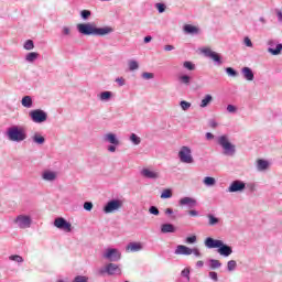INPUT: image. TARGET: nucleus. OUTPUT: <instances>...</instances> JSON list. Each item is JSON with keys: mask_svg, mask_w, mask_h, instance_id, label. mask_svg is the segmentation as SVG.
I'll return each instance as SVG.
<instances>
[{"mask_svg": "<svg viewBox=\"0 0 282 282\" xmlns=\"http://www.w3.org/2000/svg\"><path fill=\"white\" fill-rule=\"evenodd\" d=\"M202 53L204 54V56H206V58H210L212 61H214L215 65H224V61H221V55L210 48H203Z\"/></svg>", "mask_w": 282, "mask_h": 282, "instance_id": "nucleus-6", "label": "nucleus"}, {"mask_svg": "<svg viewBox=\"0 0 282 282\" xmlns=\"http://www.w3.org/2000/svg\"><path fill=\"white\" fill-rule=\"evenodd\" d=\"M149 213L151 215H160V209H158V207H155V206H151L149 209Z\"/></svg>", "mask_w": 282, "mask_h": 282, "instance_id": "nucleus-50", "label": "nucleus"}, {"mask_svg": "<svg viewBox=\"0 0 282 282\" xmlns=\"http://www.w3.org/2000/svg\"><path fill=\"white\" fill-rule=\"evenodd\" d=\"M116 83H118L119 87H124V79L122 77H118Z\"/></svg>", "mask_w": 282, "mask_h": 282, "instance_id": "nucleus-56", "label": "nucleus"}, {"mask_svg": "<svg viewBox=\"0 0 282 282\" xmlns=\"http://www.w3.org/2000/svg\"><path fill=\"white\" fill-rule=\"evenodd\" d=\"M36 58H39V53H36V52L28 53L25 56V61L28 63H34V61H36Z\"/></svg>", "mask_w": 282, "mask_h": 282, "instance_id": "nucleus-26", "label": "nucleus"}, {"mask_svg": "<svg viewBox=\"0 0 282 282\" xmlns=\"http://www.w3.org/2000/svg\"><path fill=\"white\" fill-rule=\"evenodd\" d=\"M192 254H194L195 257H202V252H199V249L197 248H193L191 249Z\"/></svg>", "mask_w": 282, "mask_h": 282, "instance_id": "nucleus-54", "label": "nucleus"}, {"mask_svg": "<svg viewBox=\"0 0 282 282\" xmlns=\"http://www.w3.org/2000/svg\"><path fill=\"white\" fill-rule=\"evenodd\" d=\"M156 9L159 10L160 14L166 10V6L164 3H156Z\"/></svg>", "mask_w": 282, "mask_h": 282, "instance_id": "nucleus-49", "label": "nucleus"}, {"mask_svg": "<svg viewBox=\"0 0 282 282\" xmlns=\"http://www.w3.org/2000/svg\"><path fill=\"white\" fill-rule=\"evenodd\" d=\"M209 265L212 270H217L221 265V262L219 260L212 259L209 260Z\"/></svg>", "mask_w": 282, "mask_h": 282, "instance_id": "nucleus-33", "label": "nucleus"}, {"mask_svg": "<svg viewBox=\"0 0 282 282\" xmlns=\"http://www.w3.org/2000/svg\"><path fill=\"white\" fill-rule=\"evenodd\" d=\"M278 20L282 23V12L280 10L276 11Z\"/></svg>", "mask_w": 282, "mask_h": 282, "instance_id": "nucleus-61", "label": "nucleus"}, {"mask_svg": "<svg viewBox=\"0 0 282 282\" xmlns=\"http://www.w3.org/2000/svg\"><path fill=\"white\" fill-rule=\"evenodd\" d=\"M216 182H217V181H215V177L206 176V177L204 178V184H205L206 186H215Z\"/></svg>", "mask_w": 282, "mask_h": 282, "instance_id": "nucleus-32", "label": "nucleus"}, {"mask_svg": "<svg viewBox=\"0 0 282 282\" xmlns=\"http://www.w3.org/2000/svg\"><path fill=\"white\" fill-rule=\"evenodd\" d=\"M217 126H218V123L215 119L209 120V127L212 129H217Z\"/></svg>", "mask_w": 282, "mask_h": 282, "instance_id": "nucleus-55", "label": "nucleus"}, {"mask_svg": "<svg viewBox=\"0 0 282 282\" xmlns=\"http://www.w3.org/2000/svg\"><path fill=\"white\" fill-rule=\"evenodd\" d=\"M241 74L246 80L252 82L254 80V73L252 72V68L250 67H243L241 69Z\"/></svg>", "mask_w": 282, "mask_h": 282, "instance_id": "nucleus-19", "label": "nucleus"}, {"mask_svg": "<svg viewBox=\"0 0 282 282\" xmlns=\"http://www.w3.org/2000/svg\"><path fill=\"white\" fill-rule=\"evenodd\" d=\"M139 67H140V65L138 64V62H135L133 59H131L129 62V69H130V72H133V70L138 69Z\"/></svg>", "mask_w": 282, "mask_h": 282, "instance_id": "nucleus-39", "label": "nucleus"}, {"mask_svg": "<svg viewBox=\"0 0 282 282\" xmlns=\"http://www.w3.org/2000/svg\"><path fill=\"white\" fill-rule=\"evenodd\" d=\"M184 32L186 34H199V28L191 25V24H185Z\"/></svg>", "mask_w": 282, "mask_h": 282, "instance_id": "nucleus-22", "label": "nucleus"}, {"mask_svg": "<svg viewBox=\"0 0 282 282\" xmlns=\"http://www.w3.org/2000/svg\"><path fill=\"white\" fill-rule=\"evenodd\" d=\"M100 100H110L111 99V91H104L99 96Z\"/></svg>", "mask_w": 282, "mask_h": 282, "instance_id": "nucleus-38", "label": "nucleus"}, {"mask_svg": "<svg viewBox=\"0 0 282 282\" xmlns=\"http://www.w3.org/2000/svg\"><path fill=\"white\" fill-rule=\"evenodd\" d=\"M175 254H184L186 257L193 254V251L191 248L184 246V245H178L175 249Z\"/></svg>", "mask_w": 282, "mask_h": 282, "instance_id": "nucleus-17", "label": "nucleus"}, {"mask_svg": "<svg viewBox=\"0 0 282 282\" xmlns=\"http://www.w3.org/2000/svg\"><path fill=\"white\" fill-rule=\"evenodd\" d=\"M227 111H228L229 113H237V107L234 106V105H228V106H227Z\"/></svg>", "mask_w": 282, "mask_h": 282, "instance_id": "nucleus-52", "label": "nucleus"}, {"mask_svg": "<svg viewBox=\"0 0 282 282\" xmlns=\"http://www.w3.org/2000/svg\"><path fill=\"white\" fill-rule=\"evenodd\" d=\"M84 208L89 213L94 208V204L91 202L84 203Z\"/></svg>", "mask_w": 282, "mask_h": 282, "instance_id": "nucleus-48", "label": "nucleus"}, {"mask_svg": "<svg viewBox=\"0 0 282 282\" xmlns=\"http://www.w3.org/2000/svg\"><path fill=\"white\" fill-rule=\"evenodd\" d=\"M217 142L219 147L224 150V155L232 156L235 153H237V148L235 144L230 143V140H228L227 135H220L217 139Z\"/></svg>", "mask_w": 282, "mask_h": 282, "instance_id": "nucleus-3", "label": "nucleus"}, {"mask_svg": "<svg viewBox=\"0 0 282 282\" xmlns=\"http://www.w3.org/2000/svg\"><path fill=\"white\" fill-rule=\"evenodd\" d=\"M177 229L173 226V224H163L161 225L162 235H169V232H175Z\"/></svg>", "mask_w": 282, "mask_h": 282, "instance_id": "nucleus-20", "label": "nucleus"}, {"mask_svg": "<svg viewBox=\"0 0 282 282\" xmlns=\"http://www.w3.org/2000/svg\"><path fill=\"white\" fill-rule=\"evenodd\" d=\"M9 259L10 261H15L17 263H23V257L19 254L10 256Z\"/></svg>", "mask_w": 282, "mask_h": 282, "instance_id": "nucleus-40", "label": "nucleus"}, {"mask_svg": "<svg viewBox=\"0 0 282 282\" xmlns=\"http://www.w3.org/2000/svg\"><path fill=\"white\" fill-rule=\"evenodd\" d=\"M140 175L142 177H144L145 180H159L160 177V172L158 171H152L151 169L149 167H143L141 171H140Z\"/></svg>", "mask_w": 282, "mask_h": 282, "instance_id": "nucleus-11", "label": "nucleus"}, {"mask_svg": "<svg viewBox=\"0 0 282 282\" xmlns=\"http://www.w3.org/2000/svg\"><path fill=\"white\" fill-rule=\"evenodd\" d=\"M282 44H278L275 48L269 47L268 52L272 54V56H279L281 54Z\"/></svg>", "mask_w": 282, "mask_h": 282, "instance_id": "nucleus-28", "label": "nucleus"}, {"mask_svg": "<svg viewBox=\"0 0 282 282\" xmlns=\"http://www.w3.org/2000/svg\"><path fill=\"white\" fill-rule=\"evenodd\" d=\"M217 251L221 254V257H230V254H232V247L221 242V246L218 247Z\"/></svg>", "mask_w": 282, "mask_h": 282, "instance_id": "nucleus-15", "label": "nucleus"}, {"mask_svg": "<svg viewBox=\"0 0 282 282\" xmlns=\"http://www.w3.org/2000/svg\"><path fill=\"white\" fill-rule=\"evenodd\" d=\"M270 166V163L263 159H259L257 161V169L258 171H265Z\"/></svg>", "mask_w": 282, "mask_h": 282, "instance_id": "nucleus-23", "label": "nucleus"}, {"mask_svg": "<svg viewBox=\"0 0 282 282\" xmlns=\"http://www.w3.org/2000/svg\"><path fill=\"white\" fill-rule=\"evenodd\" d=\"M77 30L84 36H107V34L113 32V28L111 26L96 28V24L93 23L77 24Z\"/></svg>", "mask_w": 282, "mask_h": 282, "instance_id": "nucleus-1", "label": "nucleus"}, {"mask_svg": "<svg viewBox=\"0 0 282 282\" xmlns=\"http://www.w3.org/2000/svg\"><path fill=\"white\" fill-rule=\"evenodd\" d=\"M130 140L132 143H134L135 145L140 144L142 142V140L140 139V137H138L135 133H132L130 135Z\"/></svg>", "mask_w": 282, "mask_h": 282, "instance_id": "nucleus-37", "label": "nucleus"}, {"mask_svg": "<svg viewBox=\"0 0 282 282\" xmlns=\"http://www.w3.org/2000/svg\"><path fill=\"white\" fill-rule=\"evenodd\" d=\"M180 105H181V109H183V111H188V109H191V102H188L186 100H182Z\"/></svg>", "mask_w": 282, "mask_h": 282, "instance_id": "nucleus-42", "label": "nucleus"}, {"mask_svg": "<svg viewBox=\"0 0 282 282\" xmlns=\"http://www.w3.org/2000/svg\"><path fill=\"white\" fill-rule=\"evenodd\" d=\"M122 206L123 202L121 199H112L106 204V206L104 207V213H106V215H109V213L120 210Z\"/></svg>", "mask_w": 282, "mask_h": 282, "instance_id": "nucleus-8", "label": "nucleus"}, {"mask_svg": "<svg viewBox=\"0 0 282 282\" xmlns=\"http://www.w3.org/2000/svg\"><path fill=\"white\" fill-rule=\"evenodd\" d=\"M22 107H25L26 109H32V97L31 96H24L21 100Z\"/></svg>", "mask_w": 282, "mask_h": 282, "instance_id": "nucleus-24", "label": "nucleus"}, {"mask_svg": "<svg viewBox=\"0 0 282 282\" xmlns=\"http://www.w3.org/2000/svg\"><path fill=\"white\" fill-rule=\"evenodd\" d=\"M246 189V183L241 181H234L228 187V193H241V191Z\"/></svg>", "mask_w": 282, "mask_h": 282, "instance_id": "nucleus-13", "label": "nucleus"}, {"mask_svg": "<svg viewBox=\"0 0 282 282\" xmlns=\"http://www.w3.org/2000/svg\"><path fill=\"white\" fill-rule=\"evenodd\" d=\"M236 269H237V261L230 260V261L227 262V270L229 272H232Z\"/></svg>", "mask_w": 282, "mask_h": 282, "instance_id": "nucleus-35", "label": "nucleus"}, {"mask_svg": "<svg viewBox=\"0 0 282 282\" xmlns=\"http://www.w3.org/2000/svg\"><path fill=\"white\" fill-rule=\"evenodd\" d=\"M209 278L212 279V281H216V282L219 281L217 272H215V271L209 272Z\"/></svg>", "mask_w": 282, "mask_h": 282, "instance_id": "nucleus-53", "label": "nucleus"}, {"mask_svg": "<svg viewBox=\"0 0 282 282\" xmlns=\"http://www.w3.org/2000/svg\"><path fill=\"white\" fill-rule=\"evenodd\" d=\"M173 50H175V46H173L171 44L164 46L165 52H173Z\"/></svg>", "mask_w": 282, "mask_h": 282, "instance_id": "nucleus-59", "label": "nucleus"}, {"mask_svg": "<svg viewBox=\"0 0 282 282\" xmlns=\"http://www.w3.org/2000/svg\"><path fill=\"white\" fill-rule=\"evenodd\" d=\"M121 253L118 249H107L104 253V259H108V261H120Z\"/></svg>", "mask_w": 282, "mask_h": 282, "instance_id": "nucleus-12", "label": "nucleus"}, {"mask_svg": "<svg viewBox=\"0 0 282 282\" xmlns=\"http://www.w3.org/2000/svg\"><path fill=\"white\" fill-rule=\"evenodd\" d=\"M141 78L144 80H151V78H155V75L153 73H142Z\"/></svg>", "mask_w": 282, "mask_h": 282, "instance_id": "nucleus-45", "label": "nucleus"}, {"mask_svg": "<svg viewBox=\"0 0 282 282\" xmlns=\"http://www.w3.org/2000/svg\"><path fill=\"white\" fill-rule=\"evenodd\" d=\"M178 80L181 83V85H191V76L188 75H182L178 77Z\"/></svg>", "mask_w": 282, "mask_h": 282, "instance_id": "nucleus-30", "label": "nucleus"}, {"mask_svg": "<svg viewBox=\"0 0 282 282\" xmlns=\"http://www.w3.org/2000/svg\"><path fill=\"white\" fill-rule=\"evenodd\" d=\"M14 224H17V226L22 230H25V228H30V226H32V217L28 215H19L14 219Z\"/></svg>", "mask_w": 282, "mask_h": 282, "instance_id": "nucleus-7", "label": "nucleus"}, {"mask_svg": "<svg viewBox=\"0 0 282 282\" xmlns=\"http://www.w3.org/2000/svg\"><path fill=\"white\" fill-rule=\"evenodd\" d=\"M245 45H247V47H252V41L250 37H245Z\"/></svg>", "mask_w": 282, "mask_h": 282, "instance_id": "nucleus-58", "label": "nucleus"}, {"mask_svg": "<svg viewBox=\"0 0 282 282\" xmlns=\"http://www.w3.org/2000/svg\"><path fill=\"white\" fill-rule=\"evenodd\" d=\"M43 180L46 182H54V180H56V173L46 171L43 173Z\"/></svg>", "mask_w": 282, "mask_h": 282, "instance_id": "nucleus-25", "label": "nucleus"}, {"mask_svg": "<svg viewBox=\"0 0 282 282\" xmlns=\"http://www.w3.org/2000/svg\"><path fill=\"white\" fill-rule=\"evenodd\" d=\"M226 73L228 74V76H232V77L237 76V70H235V68L232 67H227Z\"/></svg>", "mask_w": 282, "mask_h": 282, "instance_id": "nucleus-47", "label": "nucleus"}, {"mask_svg": "<svg viewBox=\"0 0 282 282\" xmlns=\"http://www.w3.org/2000/svg\"><path fill=\"white\" fill-rule=\"evenodd\" d=\"M213 102V96L212 95H206L204 99L200 101V107L204 109L205 107H208Z\"/></svg>", "mask_w": 282, "mask_h": 282, "instance_id": "nucleus-27", "label": "nucleus"}, {"mask_svg": "<svg viewBox=\"0 0 282 282\" xmlns=\"http://www.w3.org/2000/svg\"><path fill=\"white\" fill-rule=\"evenodd\" d=\"M24 50H34V41L32 40H28L25 43H24Z\"/></svg>", "mask_w": 282, "mask_h": 282, "instance_id": "nucleus-43", "label": "nucleus"}, {"mask_svg": "<svg viewBox=\"0 0 282 282\" xmlns=\"http://www.w3.org/2000/svg\"><path fill=\"white\" fill-rule=\"evenodd\" d=\"M180 206H188V208H195L197 200L192 197H183L180 199Z\"/></svg>", "mask_w": 282, "mask_h": 282, "instance_id": "nucleus-14", "label": "nucleus"}, {"mask_svg": "<svg viewBox=\"0 0 282 282\" xmlns=\"http://www.w3.org/2000/svg\"><path fill=\"white\" fill-rule=\"evenodd\" d=\"M207 217L209 220V226H217V224H219V218L213 216L212 214H209Z\"/></svg>", "mask_w": 282, "mask_h": 282, "instance_id": "nucleus-34", "label": "nucleus"}, {"mask_svg": "<svg viewBox=\"0 0 282 282\" xmlns=\"http://www.w3.org/2000/svg\"><path fill=\"white\" fill-rule=\"evenodd\" d=\"M70 33H72V31L69 30L68 26H64V28H63V34H64V36H69Z\"/></svg>", "mask_w": 282, "mask_h": 282, "instance_id": "nucleus-57", "label": "nucleus"}, {"mask_svg": "<svg viewBox=\"0 0 282 282\" xmlns=\"http://www.w3.org/2000/svg\"><path fill=\"white\" fill-rule=\"evenodd\" d=\"M80 17L82 19H84V21H87V19H89L91 17V11L89 10H83L80 12Z\"/></svg>", "mask_w": 282, "mask_h": 282, "instance_id": "nucleus-41", "label": "nucleus"}, {"mask_svg": "<svg viewBox=\"0 0 282 282\" xmlns=\"http://www.w3.org/2000/svg\"><path fill=\"white\" fill-rule=\"evenodd\" d=\"M206 138H207L208 140H213V139L215 138V135H214L213 133H210V132H207V133H206Z\"/></svg>", "mask_w": 282, "mask_h": 282, "instance_id": "nucleus-64", "label": "nucleus"}, {"mask_svg": "<svg viewBox=\"0 0 282 282\" xmlns=\"http://www.w3.org/2000/svg\"><path fill=\"white\" fill-rule=\"evenodd\" d=\"M188 215H191V217H197L199 215V212L192 209L188 212Z\"/></svg>", "mask_w": 282, "mask_h": 282, "instance_id": "nucleus-60", "label": "nucleus"}, {"mask_svg": "<svg viewBox=\"0 0 282 282\" xmlns=\"http://www.w3.org/2000/svg\"><path fill=\"white\" fill-rule=\"evenodd\" d=\"M173 192L171 189H164L161 194V199H171Z\"/></svg>", "mask_w": 282, "mask_h": 282, "instance_id": "nucleus-31", "label": "nucleus"}, {"mask_svg": "<svg viewBox=\"0 0 282 282\" xmlns=\"http://www.w3.org/2000/svg\"><path fill=\"white\" fill-rule=\"evenodd\" d=\"M8 139L11 142H23V140L28 139V133L25 129L13 126L7 131Z\"/></svg>", "mask_w": 282, "mask_h": 282, "instance_id": "nucleus-2", "label": "nucleus"}, {"mask_svg": "<svg viewBox=\"0 0 282 282\" xmlns=\"http://www.w3.org/2000/svg\"><path fill=\"white\" fill-rule=\"evenodd\" d=\"M223 242L224 241H221V240H215L212 237H208L205 240V246H206V248H209V249H213V248L219 249V247L221 246Z\"/></svg>", "mask_w": 282, "mask_h": 282, "instance_id": "nucleus-16", "label": "nucleus"}, {"mask_svg": "<svg viewBox=\"0 0 282 282\" xmlns=\"http://www.w3.org/2000/svg\"><path fill=\"white\" fill-rule=\"evenodd\" d=\"M29 116L31 120H33L37 124H41V122H45V120H47V112L41 109L30 111Z\"/></svg>", "mask_w": 282, "mask_h": 282, "instance_id": "nucleus-9", "label": "nucleus"}, {"mask_svg": "<svg viewBox=\"0 0 282 282\" xmlns=\"http://www.w3.org/2000/svg\"><path fill=\"white\" fill-rule=\"evenodd\" d=\"M181 275L184 276L187 281H191V270L189 269H184L182 272H181Z\"/></svg>", "mask_w": 282, "mask_h": 282, "instance_id": "nucleus-44", "label": "nucleus"}, {"mask_svg": "<svg viewBox=\"0 0 282 282\" xmlns=\"http://www.w3.org/2000/svg\"><path fill=\"white\" fill-rule=\"evenodd\" d=\"M33 142H35V144H45V138L39 133H35L33 135Z\"/></svg>", "mask_w": 282, "mask_h": 282, "instance_id": "nucleus-29", "label": "nucleus"}, {"mask_svg": "<svg viewBox=\"0 0 282 282\" xmlns=\"http://www.w3.org/2000/svg\"><path fill=\"white\" fill-rule=\"evenodd\" d=\"M192 153L193 152H192L191 148L183 145L181 148V150L178 151L180 162H182L183 164H193L195 162V160L193 159Z\"/></svg>", "mask_w": 282, "mask_h": 282, "instance_id": "nucleus-4", "label": "nucleus"}, {"mask_svg": "<svg viewBox=\"0 0 282 282\" xmlns=\"http://www.w3.org/2000/svg\"><path fill=\"white\" fill-rule=\"evenodd\" d=\"M183 67L185 69H188L189 72H195V64H193V62H188V61L184 62Z\"/></svg>", "mask_w": 282, "mask_h": 282, "instance_id": "nucleus-36", "label": "nucleus"}, {"mask_svg": "<svg viewBox=\"0 0 282 282\" xmlns=\"http://www.w3.org/2000/svg\"><path fill=\"white\" fill-rule=\"evenodd\" d=\"M73 282H88V281H87V276H85V275H77V276H75Z\"/></svg>", "mask_w": 282, "mask_h": 282, "instance_id": "nucleus-46", "label": "nucleus"}, {"mask_svg": "<svg viewBox=\"0 0 282 282\" xmlns=\"http://www.w3.org/2000/svg\"><path fill=\"white\" fill-rule=\"evenodd\" d=\"M127 252H140L142 250V242H130L126 247Z\"/></svg>", "mask_w": 282, "mask_h": 282, "instance_id": "nucleus-18", "label": "nucleus"}, {"mask_svg": "<svg viewBox=\"0 0 282 282\" xmlns=\"http://www.w3.org/2000/svg\"><path fill=\"white\" fill-rule=\"evenodd\" d=\"M99 274H108L109 276H113L116 274H122V270L120 265L116 263H108L105 269L99 270Z\"/></svg>", "mask_w": 282, "mask_h": 282, "instance_id": "nucleus-5", "label": "nucleus"}, {"mask_svg": "<svg viewBox=\"0 0 282 282\" xmlns=\"http://www.w3.org/2000/svg\"><path fill=\"white\" fill-rule=\"evenodd\" d=\"M105 141L113 144L115 147H118V144H120V141L116 138V134L113 133H107L105 135Z\"/></svg>", "mask_w": 282, "mask_h": 282, "instance_id": "nucleus-21", "label": "nucleus"}, {"mask_svg": "<svg viewBox=\"0 0 282 282\" xmlns=\"http://www.w3.org/2000/svg\"><path fill=\"white\" fill-rule=\"evenodd\" d=\"M196 241H197V236L187 237L185 240L186 243H196Z\"/></svg>", "mask_w": 282, "mask_h": 282, "instance_id": "nucleus-51", "label": "nucleus"}, {"mask_svg": "<svg viewBox=\"0 0 282 282\" xmlns=\"http://www.w3.org/2000/svg\"><path fill=\"white\" fill-rule=\"evenodd\" d=\"M151 41H153V37L148 35L144 37V43H151Z\"/></svg>", "mask_w": 282, "mask_h": 282, "instance_id": "nucleus-63", "label": "nucleus"}, {"mask_svg": "<svg viewBox=\"0 0 282 282\" xmlns=\"http://www.w3.org/2000/svg\"><path fill=\"white\" fill-rule=\"evenodd\" d=\"M108 151H110V153H116V145H109Z\"/></svg>", "mask_w": 282, "mask_h": 282, "instance_id": "nucleus-62", "label": "nucleus"}, {"mask_svg": "<svg viewBox=\"0 0 282 282\" xmlns=\"http://www.w3.org/2000/svg\"><path fill=\"white\" fill-rule=\"evenodd\" d=\"M55 228L64 230V232H72V224L66 221L65 218L59 217L54 220Z\"/></svg>", "mask_w": 282, "mask_h": 282, "instance_id": "nucleus-10", "label": "nucleus"}]
</instances>
